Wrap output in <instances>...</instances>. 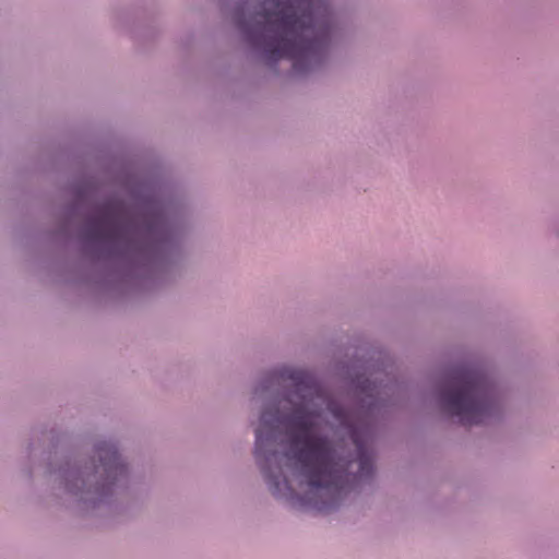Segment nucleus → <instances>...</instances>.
I'll use <instances>...</instances> for the list:
<instances>
[{
    "instance_id": "3",
    "label": "nucleus",
    "mask_w": 559,
    "mask_h": 559,
    "mask_svg": "<svg viewBox=\"0 0 559 559\" xmlns=\"http://www.w3.org/2000/svg\"><path fill=\"white\" fill-rule=\"evenodd\" d=\"M444 409L466 426L483 424L495 408L485 377L475 370L454 371L440 388Z\"/></svg>"
},
{
    "instance_id": "5",
    "label": "nucleus",
    "mask_w": 559,
    "mask_h": 559,
    "mask_svg": "<svg viewBox=\"0 0 559 559\" xmlns=\"http://www.w3.org/2000/svg\"><path fill=\"white\" fill-rule=\"evenodd\" d=\"M97 454L100 465L108 475L123 471V465L115 444L109 442L99 443L97 445Z\"/></svg>"
},
{
    "instance_id": "1",
    "label": "nucleus",
    "mask_w": 559,
    "mask_h": 559,
    "mask_svg": "<svg viewBox=\"0 0 559 559\" xmlns=\"http://www.w3.org/2000/svg\"><path fill=\"white\" fill-rule=\"evenodd\" d=\"M295 389L287 402L288 413L266 409L255 430V457L273 495L280 496L290 486L282 468L272 471L276 452H269L275 431L285 427L289 449L285 454L294 462L309 490L310 502L320 512L334 509L343 493L356 481L372 475V453L367 432L352 421L349 414L329 399L311 376L293 371Z\"/></svg>"
},
{
    "instance_id": "4",
    "label": "nucleus",
    "mask_w": 559,
    "mask_h": 559,
    "mask_svg": "<svg viewBox=\"0 0 559 559\" xmlns=\"http://www.w3.org/2000/svg\"><path fill=\"white\" fill-rule=\"evenodd\" d=\"M127 227L115 209L104 206L99 215L91 221L88 236L92 239L118 240L123 238Z\"/></svg>"
},
{
    "instance_id": "2",
    "label": "nucleus",
    "mask_w": 559,
    "mask_h": 559,
    "mask_svg": "<svg viewBox=\"0 0 559 559\" xmlns=\"http://www.w3.org/2000/svg\"><path fill=\"white\" fill-rule=\"evenodd\" d=\"M260 20L250 33L270 61L287 58L295 71L316 60L331 35L326 0H265Z\"/></svg>"
}]
</instances>
